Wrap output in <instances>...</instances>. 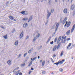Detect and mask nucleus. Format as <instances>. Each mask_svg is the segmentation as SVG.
I'll use <instances>...</instances> for the list:
<instances>
[{"instance_id": "obj_1", "label": "nucleus", "mask_w": 75, "mask_h": 75, "mask_svg": "<svg viewBox=\"0 0 75 75\" xmlns=\"http://www.w3.org/2000/svg\"><path fill=\"white\" fill-rule=\"evenodd\" d=\"M47 13H48V14L47 15V22H46L45 23V24L46 25V24H47V23H48V18H49V17H50V15H51V12L48 11H47Z\"/></svg>"}, {"instance_id": "obj_2", "label": "nucleus", "mask_w": 75, "mask_h": 75, "mask_svg": "<svg viewBox=\"0 0 75 75\" xmlns=\"http://www.w3.org/2000/svg\"><path fill=\"white\" fill-rule=\"evenodd\" d=\"M21 13L23 15H24V16H25V15H27L28 14V12L27 11H21Z\"/></svg>"}, {"instance_id": "obj_3", "label": "nucleus", "mask_w": 75, "mask_h": 75, "mask_svg": "<svg viewBox=\"0 0 75 75\" xmlns=\"http://www.w3.org/2000/svg\"><path fill=\"white\" fill-rule=\"evenodd\" d=\"M23 34H24V32L23 31H22L20 35L19 38L20 39H21V38H23Z\"/></svg>"}, {"instance_id": "obj_4", "label": "nucleus", "mask_w": 75, "mask_h": 75, "mask_svg": "<svg viewBox=\"0 0 75 75\" xmlns=\"http://www.w3.org/2000/svg\"><path fill=\"white\" fill-rule=\"evenodd\" d=\"M63 12L65 14H67L68 12V9L67 8H65L63 11Z\"/></svg>"}, {"instance_id": "obj_5", "label": "nucleus", "mask_w": 75, "mask_h": 75, "mask_svg": "<svg viewBox=\"0 0 75 75\" xmlns=\"http://www.w3.org/2000/svg\"><path fill=\"white\" fill-rule=\"evenodd\" d=\"M57 45H55L53 49V51H55L57 49Z\"/></svg>"}, {"instance_id": "obj_6", "label": "nucleus", "mask_w": 75, "mask_h": 75, "mask_svg": "<svg viewBox=\"0 0 75 75\" xmlns=\"http://www.w3.org/2000/svg\"><path fill=\"white\" fill-rule=\"evenodd\" d=\"M7 63L8 65H11V61L10 60H9L7 61Z\"/></svg>"}, {"instance_id": "obj_7", "label": "nucleus", "mask_w": 75, "mask_h": 75, "mask_svg": "<svg viewBox=\"0 0 75 75\" xmlns=\"http://www.w3.org/2000/svg\"><path fill=\"white\" fill-rule=\"evenodd\" d=\"M28 26V24L27 23H25L23 25V27L24 28H25V27H27Z\"/></svg>"}, {"instance_id": "obj_8", "label": "nucleus", "mask_w": 75, "mask_h": 75, "mask_svg": "<svg viewBox=\"0 0 75 75\" xmlns=\"http://www.w3.org/2000/svg\"><path fill=\"white\" fill-rule=\"evenodd\" d=\"M75 25H74L73 26V28L71 29V33H72V32L74 31V29H75Z\"/></svg>"}, {"instance_id": "obj_9", "label": "nucleus", "mask_w": 75, "mask_h": 75, "mask_svg": "<svg viewBox=\"0 0 75 75\" xmlns=\"http://www.w3.org/2000/svg\"><path fill=\"white\" fill-rule=\"evenodd\" d=\"M18 40H17L15 42V43H14L15 45H16V46L17 45H18Z\"/></svg>"}, {"instance_id": "obj_10", "label": "nucleus", "mask_w": 75, "mask_h": 75, "mask_svg": "<svg viewBox=\"0 0 75 75\" xmlns=\"http://www.w3.org/2000/svg\"><path fill=\"white\" fill-rule=\"evenodd\" d=\"M71 10H73L75 8V5L73 4V5L71 6Z\"/></svg>"}, {"instance_id": "obj_11", "label": "nucleus", "mask_w": 75, "mask_h": 75, "mask_svg": "<svg viewBox=\"0 0 75 75\" xmlns=\"http://www.w3.org/2000/svg\"><path fill=\"white\" fill-rule=\"evenodd\" d=\"M59 23H57V24H56V31H57V30L58 28V26H59Z\"/></svg>"}, {"instance_id": "obj_12", "label": "nucleus", "mask_w": 75, "mask_h": 75, "mask_svg": "<svg viewBox=\"0 0 75 75\" xmlns=\"http://www.w3.org/2000/svg\"><path fill=\"white\" fill-rule=\"evenodd\" d=\"M70 25H71V22L69 21L67 23V27H69Z\"/></svg>"}, {"instance_id": "obj_13", "label": "nucleus", "mask_w": 75, "mask_h": 75, "mask_svg": "<svg viewBox=\"0 0 75 75\" xmlns=\"http://www.w3.org/2000/svg\"><path fill=\"white\" fill-rule=\"evenodd\" d=\"M70 34V30H69L66 32V34L67 35H69Z\"/></svg>"}, {"instance_id": "obj_14", "label": "nucleus", "mask_w": 75, "mask_h": 75, "mask_svg": "<svg viewBox=\"0 0 75 75\" xmlns=\"http://www.w3.org/2000/svg\"><path fill=\"white\" fill-rule=\"evenodd\" d=\"M8 17L11 20H14V18L11 16H9Z\"/></svg>"}, {"instance_id": "obj_15", "label": "nucleus", "mask_w": 75, "mask_h": 75, "mask_svg": "<svg viewBox=\"0 0 75 75\" xmlns=\"http://www.w3.org/2000/svg\"><path fill=\"white\" fill-rule=\"evenodd\" d=\"M61 37L60 36L59 37L58 40L57 41V42H59L60 41H61Z\"/></svg>"}, {"instance_id": "obj_16", "label": "nucleus", "mask_w": 75, "mask_h": 75, "mask_svg": "<svg viewBox=\"0 0 75 75\" xmlns=\"http://www.w3.org/2000/svg\"><path fill=\"white\" fill-rule=\"evenodd\" d=\"M61 45V43H59L58 44L57 47V49L58 50L59 48L60 47V46Z\"/></svg>"}, {"instance_id": "obj_17", "label": "nucleus", "mask_w": 75, "mask_h": 75, "mask_svg": "<svg viewBox=\"0 0 75 75\" xmlns=\"http://www.w3.org/2000/svg\"><path fill=\"white\" fill-rule=\"evenodd\" d=\"M28 20V18H26L22 19V20L23 21H27Z\"/></svg>"}, {"instance_id": "obj_18", "label": "nucleus", "mask_w": 75, "mask_h": 75, "mask_svg": "<svg viewBox=\"0 0 75 75\" xmlns=\"http://www.w3.org/2000/svg\"><path fill=\"white\" fill-rule=\"evenodd\" d=\"M50 39H51V37H49L47 42H46V44H48V42L50 41Z\"/></svg>"}, {"instance_id": "obj_19", "label": "nucleus", "mask_w": 75, "mask_h": 75, "mask_svg": "<svg viewBox=\"0 0 75 75\" xmlns=\"http://www.w3.org/2000/svg\"><path fill=\"white\" fill-rule=\"evenodd\" d=\"M63 54H64V51H62L61 52V53L60 54L61 57H62V55H63Z\"/></svg>"}, {"instance_id": "obj_20", "label": "nucleus", "mask_w": 75, "mask_h": 75, "mask_svg": "<svg viewBox=\"0 0 75 75\" xmlns=\"http://www.w3.org/2000/svg\"><path fill=\"white\" fill-rule=\"evenodd\" d=\"M19 72H20V70H18V71H17L15 74L16 75H18V74H19Z\"/></svg>"}, {"instance_id": "obj_21", "label": "nucleus", "mask_w": 75, "mask_h": 75, "mask_svg": "<svg viewBox=\"0 0 75 75\" xmlns=\"http://www.w3.org/2000/svg\"><path fill=\"white\" fill-rule=\"evenodd\" d=\"M32 64H33V62L32 61H31L28 65V67H30V66Z\"/></svg>"}, {"instance_id": "obj_22", "label": "nucleus", "mask_w": 75, "mask_h": 75, "mask_svg": "<svg viewBox=\"0 0 75 75\" xmlns=\"http://www.w3.org/2000/svg\"><path fill=\"white\" fill-rule=\"evenodd\" d=\"M44 64H45V61H42V66L43 67L44 65Z\"/></svg>"}, {"instance_id": "obj_23", "label": "nucleus", "mask_w": 75, "mask_h": 75, "mask_svg": "<svg viewBox=\"0 0 75 75\" xmlns=\"http://www.w3.org/2000/svg\"><path fill=\"white\" fill-rule=\"evenodd\" d=\"M58 64H63V62L62 61H59L58 62Z\"/></svg>"}, {"instance_id": "obj_24", "label": "nucleus", "mask_w": 75, "mask_h": 75, "mask_svg": "<svg viewBox=\"0 0 75 75\" xmlns=\"http://www.w3.org/2000/svg\"><path fill=\"white\" fill-rule=\"evenodd\" d=\"M4 38L5 39H7V35H6L4 36Z\"/></svg>"}, {"instance_id": "obj_25", "label": "nucleus", "mask_w": 75, "mask_h": 75, "mask_svg": "<svg viewBox=\"0 0 75 75\" xmlns=\"http://www.w3.org/2000/svg\"><path fill=\"white\" fill-rule=\"evenodd\" d=\"M25 65V63H23V64H22L21 65V66L22 67H24Z\"/></svg>"}, {"instance_id": "obj_26", "label": "nucleus", "mask_w": 75, "mask_h": 75, "mask_svg": "<svg viewBox=\"0 0 75 75\" xmlns=\"http://www.w3.org/2000/svg\"><path fill=\"white\" fill-rule=\"evenodd\" d=\"M37 39V38L36 37H35L33 40V42H35V40Z\"/></svg>"}, {"instance_id": "obj_27", "label": "nucleus", "mask_w": 75, "mask_h": 75, "mask_svg": "<svg viewBox=\"0 0 75 75\" xmlns=\"http://www.w3.org/2000/svg\"><path fill=\"white\" fill-rule=\"evenodd\" d=\"M59 70L60 72H63V69L62 68H60L59 69Z\"/></svg>"}, {"instance_id": "obj_28", "label": "nucleus", "mask_w": 75, "mask_h": 75, "mask_svg": "<svg viewBox=\"0 0 75 75\" xmlns=\"http://www.w3.org/2000/svg\"><path fill=\"white\" fill-rule=\"evenodd\" d=\"M15 31H16V29L15 28H14L13 29V30L12 31V33H13L14 32H15Z\"/></svg>"}, {"instance_id": "obj_29", "label": "nucleus", "mask_w": 75, "mask_h": 75, "mask_svg": "<svg viewBox=\"0 0 75 75\" xmlns=\"http://www.w3.org/2000/svg\"><path fill=\"white\" fill-rule=\"evenodd\" d=\"M32 19H33V17H32V16H30V18L29 19V20H30H30H31Z\"/></svg>"}, {"instance_id": "obj_30", "label": "nucleus", "mask_w": 75, "mask_h": 75, "mask_svg": "<svg viewBox=\"0 0 75 75\" xmlns=\"http://www.w3.org/2000/svg\"><path fill=\"white\" fill-rule=\"evenodd\" d=\"M57 37H56L54 39V42H57Z\"/></svg>"}, {"instance_id": "obj_31", "label": "nucleus", "mask_w": 75, "mask_h": 75, "mask_svg": "<svg viewBox=\"0 0 75 75\" xmlns=\"http://www.w3.org/2000/svg\"><path fill=\"white\" fill-rule=\"evenodd\" d=\"M39 37H40V33H38V35L36 36V37H37V38H38Z\"/></svg>"}, {"instance_id": "obj_32", "label": "nucleus", "mask_w": 75, "mask_h": 75, "mask_svg": "<svg viewBox=\"0 0 75 75\" xmlns=\"http://www.w3.org/2000/svg\"><path fill=\"white\" fill-rule=\"evenodd\" d=\"M19 68V67H17V68H16L15 69H14V70L13 71V72H14V71H15V70H17Z\"/></svg>"}, {"instance_id": "obj_33", "label": "nucleus", "mask_w": 75, "mask_h": 75, "mask_svg": "<svg viewBox=\"0 0 75 75\" xmlns=\"http://www.w3.org/2000/svg\"><path fill=\"white\" fill-rule=\"evenodd\" d=\"M45 73H46V72L45 71H43L42 72V74H45Z\"/></svg>"}, {"instance_id": "obj_34", "label": "nucleus", "mask_w": 75, "mask_h": 75, "mask_svg": "<svg viewBox=\"0 0 75 75\" xmlns=\"http://www.w3.org/2000/svg\"><path fill=\"white\" fill-rule=\"evenodd\" d=\"M67 24H68V21H66V24L64 25V27H66V26H67Z\"/></svg>"}, {"instance_id": "obj_35", "label": "nucleus", "mask_w": 75, "mask_h": 75, "mask_svg": "<svg viewBox=\"0 0 75 75\" xmlns=\"http://www.w3.org/2000/svg\"><path fill=\"white\" fill-rule=\"evenodd\" d=\"M54 64H56V65H58V64H59L58 63V62H57V63H54Z\"/></svg>"}, {"instance_id": "obj_36", "label": "nucleus", "mask_w": 75, "mask_h": 75, "mask_svg": "<svg viewBox=\"0 0 75 75\" xmlns=\"http://www.w3.org/2000/svg\"><path fill=\"white\" fill-rule=\"evenodd\" d=\"M54 43V42L52 41L51 42H50V44H51V45H52V44H53Z\"/></svg>"}, {"instance_id": "obj_37", "label": "nucleus", "mask_w": 75, "mask_h": 75, "mask_svg": "<svg viewBox=\"0 0 75 75\" xmlns=\"http://www.w3.org/2000/svg\"><path fill=\"white\" fill-rule=\"evenodd\" d=\"M66 22V21H64V20L63 22V24H65V23Z\"/></svg>"}, {"instance_id": "obj_38", "label": "nucleus", "mask_w": 75, "mask_h": 75, "mask_svg": "<svg viewBox=\"0 0 75 75\" xmlns=\"http://www.w3.org/2000/svg\"><path fill=\"white\" fill-rule=\"evenodd\" d=\"M54 10L53 9H52L51 10V13H52L54 12Z\"/></svg>"}, {"instance_id": "obj_39", "label": "nucleus", "mask_w": 75, "mask_h": 75, "mask_svg": "<svg viewBox=\"0 0 75 75\" xmlns=\"http://www.w3.org/2000/svg\"><path fill=\"white\" fill-rule=\"evenodd\" d=\"M67 17H66L64 19V20L66 21H67Z\"/></svg>"}, {"instance_id": "obj_40", "label": "nucleus", "mask_w": 75, "mask_h": 75, "mask_svg": "<svg viewBox=\"0 0 75 75\" xmlns=\"http://www.w3.org/2000/svg\"><path fill=\"white\" fill-rule=\"evenodd\" d=\"M71 44H72L71 43H69L68 46V47H71Z\"/></svg>"}, {"instance_id": "obj_41", "label": "nucleus", "mask_w": 75, "mask_h": 75, "mask_svg": "<svg viewBox=\"0 0 75 75\" xmlns=\"http://www.w3.org/2000/svg\"><path fill=\"white\" fill-rule=\"evenodd\" d=\"M36 58H37V57H35L34 58H33V61H34V60H35V59H36Z\"/></svg>"}, {"instance_id": "obj_42", "label": "nucleus", "mask_w": 75, "mask_h": 75, "mask_svg": "<svg viewBox=\"0 0 75 75\" xmlns=\"http://www.w3.org/2000/svg\"><path fill=\"white\" fill-rule=\"evenodd\" d=\"M33 48H31L30 50V51H33Z\"/></svg>"}, {"instance_id": "obj_43", "label": "nucleus", "mask_w": 75, "mask_h": 75, "mask_svg": "<svg viewBox=\"0 0 75 75\" xmlns=\"http://www.w3.org/2000/svg\"><path fill=\"white\" fill-rule=\"evenodd\" d=\"M71 40V39L70 38H68L67 39V41H69Z\"/></svg>"}, {"instance_id": "obj_44", "label": "nucleus", "mask_w": 75, "mask_h": 75, "mask_svg": "<svg viewBox=\"0 0 75 75\" xmlns=\"http://www.w3.org/2000/svg\"><path fill=\"white\" fill-rule=\"evenodd\" d=\"M21 54H20L18 56V58H19V57H21Z\"/></svg>"}, {"instance_id": "obj_45", "label": "nucleus", "mask_w": 75, "mask_h": 75, "mask_svg": "<svg viewBox=\"0 0 75 75\" xmlns=\"http://www.w3.org/2000/svg\"><path fill=\"white\" fill-rule=\"evenodd\" d=\"M27 53H25L24 55V57H25V56L27 55Z\"/></svg>"}, {"instance_id": "obj_46", "label": "nucleus", "mask_w": 75, "mask_h": 75, "mask_svg": "<svg viewBox=\"0 0 75 75\" xmlns=\"http://www.w3.org/2000/svg\"><path fill=\"white\" fill-rule=\"evenodd\" d=\"M1 27L3 29H4V27H3V26H1Z\"/></svg>"}, {"instance_id": "obj_47", "label": "nucleus", "mask_w": 75, "mask_h": 75, "mask_svg": "<svg viewBox=\"0 0 75 75\" xmlns=\"http://www.w3.org/2000/svg\"><path fill=\"white\" fill-rule=\"evenodd\" d=\"M31 51L29 50L28 52V53H29V54H30V53H31Z\"/></svg>"}, {"instance_id": "obj_48", "label": "nucleus", "mask_w": 75, "mask_h": 75, "mask_svg": "<svg viewBox=\"0 0 75 75\" xmlns=\"http://www.w3.org/2000/svg\"><path fill=\"white\" fill-rule=\"evenodd\" d=\"M19 75H23V74H22V73H21L20 72L19 73Z\"/></svg>"}, {"instance_id": "obj_49", "label": "nucleus", "mask_w": 75, "mask_h": 75, "mask_svg": "<svg viewBox=\"0 0 75 75\" xmlns=\"http://www.w3.org/2000/svg\"><path fill=\"white\" fill-rule=\"evenodd\" d=\"M51 61H52V62H54V61H53V60L52 58H51Z\"/></svg>"}, {"instance_id": "obj_50", "label": "nucleus", "mask_w": 75, "mask_h": 75, "mask_svg": "<svg viewBox=\"0 0 75 75\" xmlns=\"http://www.w3.org/2000/svg\"><path fill=\"white\" fill-rule=\"evenodd\" d=\"M63 42H64V40L63 39H62V43H63Z\"/></svg>"}, {"instance_id": "obj_51", "label": "nucleus", "mask_w": 75, "mask_h": 75, "mask_svg": "<svg viewBox=\"0 0 75 75\" xmlns=\"http://www.w3.org/2000/svg\"><path fill=\"white\" fill-rule=\"evenodd\" d=\"M56 57V55H55V54H54L53 55V57Z\"/></svg>"}, {"instance_id": "obj_52", "label": "nucleus", "mask_w": 75, "mask_h": 75, "mask_svg": "<svg viewBox=\"0 0 75 75\" xmlns=\"http://www.w3.org/2000/svg\"><path fill=\"white\" fill-rule=\"evenodd\" d=\"M31 71H30L29 72V74H31Z\"/></svg>"}, {"instance_id": "obj_53", "label": "nucleus", "mask_w": 75, "mask_h": 75, "mask_svg": "<svg viewBox=\"0 0 75 75\" xmlns=\"http://www.w3.org/2000/svg\"><path fill=\"white\" fill-rule=\"evenodd\" d=\"M26 37H27V39H28V37H29L28 36H27Z\"/></svg>"}, {"instance_id": "obj_54", "label": "nucleus", "mask_w": 75, "mask_h": 75, "mask_svg": "<svg viewBox=\"0 0 75 75\" xmlns=\"http://www.w3.org/2000/svg\"><path fill=\"white\" fill-rule=\"evenodd\" d=\"M65 40H64L63 42V43H65Z\"/></svg>"}, {"instance_id": "obj_55", "label": "nucleus", "mask_w": 75, "mask_h": 75, "mask_svg": "<svg viewBox=\"0 0 75 75\" xmlns=\"http://www.w3.org/2000/svg\"><path fill=\"white\" fill-rule=\"evenodd\" d=\"M67 50H69V47H67Z\"/></svg>"}, {"instance_id": "obj_56", "label": "nucleus", "mask_w": 75, "mask_h": 75, "mask_svg": "<svg viewBox=\"0 0 75 75\" xmlns=\"http://www.w3.org/2000/svg\"><path fill=\"white\" fill-rule=\"evenodd\" d=\"M31 70H34V69H33V68H31Z\"/></svg>"}, {"instance_id": "obj_57", "label": "nucleus", "mask_w": 75, "mask_h": 75, "mask_svg": "<svg viewBox=\"0 0 75 75\" xmlns=\"http://www.w3.org/2000/svg\"><path fill=\"white\" fill-rule=\"evenodd\" d=\"M40 56H38V59H40Z\"/></svg>"}, {"instance_id": "obj_58", "label": "nucleus", "mask_w": 75, "mask_h": 75, "mask_svg": "<svg viewBox=\"0 0 75 75\" xmlns=\"http://www.w3.org/2000/svg\"><path fill=\"white\" fill-rule=\"evenodd\" d=\"M64 59L62 60V62H64Z\"/></svg>"}, {"instance_id": "obj_59", "label": "nucleus", "mask_w": 75, "mask_h": 75, "mask_svg": "<svg viewBox=\"0 0 75 75\" xmlns=\"http://www.w3.org/2000/svg\"><path fill=\"white\" fill-rule=\"evenodd\" d=\"M40 62H42V60H40Z\"/></svg>"}, {"instance_id": "obj_60", "label": "nucleus", "mask_w": 75, "mask_h": 75, "mask_svg": "<svg viewBox=\"0 0 75 75\" xmlns=\"http://www.w3.org/2000/svg\"><path fill=\"white\" fill-rule=\"evenodd\" d=\"M30 21V20H29V21H28V23H29Z\"/></svg>"}, {"instance_id": "obj_61", "label": "nucleus", "mask_w": 75, "mask_h": 75, "mask_svg": "<svg viewBox=\"0 0 75 75\" xmlns=\"http://www.w3.org/2000/svg\"><path fill=\"white\" fill-rule=\"evenodd\" d=\"M62 38L63 39H64V37H63V36H62Z\"/></svg>"}, {"instance_id": "obj_62", "label": "nucleus", "mask_w": 75, "mask_h": 75, "mask_svg": "<svg viewBox=\"0 0 75 75\" xmlns=\"http://www.w3.org/2000/svg\"><path fill=\"white\" fill-rule=\"evenodd\" d=\"M0 75H4L3 74H1Z\"/></svg>"}, {"instance_id": "obj_63", "label": "nucleus", "mask_w": 75, "mask_h": 75, "mask_svg": "<svg viewBox=\"0 0 75 75\" xmlns=\"http://www.w3.org/2000/svg\"><path fill=\"white\" fill-rule=\"evenodd\" d=\"M49 2H50V1H51V0H49Z\"/></svg>"}, {"instance_id": "obj_64", "label": "nucleus", "mask_w": 75, "mask_h": 75, "mask_svg": "<svg viewBox=\"0 0 75 75\" xmlns=\"http://www.w3.org/2000/svg\"><path fill=\"white\" fill-rule=\"evenodd\" d=\"M57 0H55V2H57Z\"/></svg>"}]
</instances>
